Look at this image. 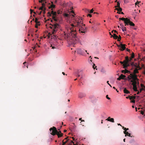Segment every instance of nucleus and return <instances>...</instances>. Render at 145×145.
I'll use <instances>...</instances> for the list:
<instances>
[{
  "mask_svg": "<svg viewBox=\"0 0 145 145\" xmlns=\"http://www.w3.org/2000/svg\"><path fill=\"white\" fill-rule=\"evenodd\" d=\"M129 80L132 79L131 80V82H132V85L133 86V89L135 91H137L138 90L137 86V75L130 74L128 76Z\"/></svg>",
  "mask_w": 145,
  "mask_h": 145,
  "instance_id": "2",
  "label": "nucleus"
},
{
  "mask_svg": "<svg viewBox=\"0 0 145 145\" xmlns=\"http://www.w3.org/2000/svg\"><path fill=\"white\" fill-rule=\"evenodd\" d=\"M138 73V69L137 68H135L134 70L133 73H131L130 74H133L136 75V74Z\"/></svg>",
  "mask_w": 145,
  "mask_h": 145,
  "instance_id": "11",
  "label": "nucleus"
},
{
  "mask_svg": "<svg viewBox=\"0 0 145 145\" xmlns=\"http://www.w3.org/2000/svg\"><path fill=\"white\" fill-rule=\"evenodd\" d=\"M52 27H51V29H53L51 33H48V35L50 36V35H53L54 36L56 37V35H55L56 32L58 29V28L59 27V25L58 23H56V24H54L53 25H52Z\"/></svg>",
  "mask_w": 145,
  "mask_h": 145,
  "instance_id": "5",
  "label": "nucleus"
},
{
  "mask_svg": "<svg viewBox=\"0 0 145 145\" xmlns=\"http://www.w3.org/2000/svg\"><path fill=\"white\" fill-rule=\"evenodd\" d=\"M144 88H142L141 89H140V92H141L142 91V90H144Z\"/></svg>",
  "mask_w": 145,
  "mask_h": 145,
  "instance_id": "49",
  "label": "nucleus"
},
{
  "mask_svg": "<svg viewBox=\"0 0 145 145\" xmlns=\"http://www.w3.org/2000/svg\"><path fill=\"white\" fill-rule=\"evenodd\" d=\"M32 48L34 50V51L35 52H37V50H36V49H35V47H32Z\"/></svg>",
  "mask_w": 145,
  "mask_h": 145,
  "instance_id": "50",
  "label": "nucleus"
},
{
  "mask_svg": "<svg viewBox=\"0 0 145 145\" xmlns=\"http://www.w3.org/2000/svg\"><path fill=\"white\" fill-rule=\"evenodd\" d=\"M133 58H131V57H130V59L129 58V57H128V64H129V63L130 62V61H131V60H132V59Z\"/></svg>",
  "mask_w": 145,
  "mask_h": 145,
  "instance_id": "24",
  "label": "nucleus"
},
{
  "mask_svg": "<svg viewBox=\"0 0 145 145\" xmlns=\"http://www.w3.org/2000/svg\"><path fill=\"white\" fill-rule=\"evenodd\" d=\"M140 3V2H138V1L137 2L135 3V5H137L138 6V4H139V3Z\"/></svg>",
  "mask_w": 145,
  "mask_h": 145,
  "instance_id": "34",
  "label": "nucleus"
},
{
  "mask_svg": "<svg viewBox=\"0 0 145 145\" xmlns=\"http://www.w3.org/2000/svg\"><path fill=\"white\" fill-rule=\"evenodd\" d=\"M84 51H85L86 52H87V50H82L81 49H78L77 50V52L79 54H82L84 53Z\"/></svg>",
  "mask_w": 145,
  "mask_h": 145,
  "instance_id": "10",
  "label": "nucleus"
},
{
  "mask_svg": "<svg viewBox=\"0 0 145 145\" xmlns=\"http://www.w3.org/2000/svg\"><path fill=\"white\" fill-rule=\"evenodd\" d=\"M40 25L39 24H36V25H35V27L36 28H38V25Z\"/></svg>",
  "mask_w": 145,
  "mask_h": 145,
  "instance_id": "33",
  "label": "nucleus"
},
{
  "mask_svg": "<svg viewBox=\"0 0 145 145\" xmlns=\"http://www.w3.org/2000/svg\"><path fill=\"white\" fill-rule=\"evenodd\" d=\"M128 56H127L125 57V60H124L123 61H120V63L121 64H123L124 68H126L129 66V64H128Z\"/></svg>",
  "mask_w": 145,
  "mask_h": 145,
  "instance_id": "8",
  "label": "nucleus"
},
{
  "mask_svg": "<svg viewBox=\"0 0 145 145\" xmlns=\"http://www.w3.org/2000/svg\"><path fill=\"white\" fill-rule=\"evenodd\" d=\"M126 50L128 52H130V50L129 49H127Z\"/></svg>",
  "mask_w": 145,
  "mask_h": 145,
  "instance_id": "58",
  "label": "nucleus"
},
{
  "mask_svg": "<svg viewBox=\"0 0 145 145\" xmlns=\"http://www.w3.org/2000/svg\"><path fill=\"white\" fill-rule=\"evenodd\" d=\"M30 11L31 13L33 12V10H32L31 9H30Z\"/></svg>",
  "mask_w": 145,
  "mask_h": 145,
  "instance_id": "55",
  "label": "nucleus"
},
{
  "mask_svg": "<svg viewBox=\"0 0 145 145\" xmlns=\"http://www.w3.org/2000/svg\"><path fill=\"white\" fill-rule=\"evenodd\" d=\"M141 114H142V115H143L144 114V112L143 111H141Z\"/></svg>",
  "mask_w": 145,
  "mask_h": 145,
  "instance_id": "51",
  "label": "nucleus"
},
{
  "mask_svg": "<svg viewBox=\"0 0 145 145\" xmlns=\"http://www.w3.org/2000/svg\"><path fill=\"white\" fill-rule=\"evenodd\" d=\"M142 60L145 61V57L142 59Z\"/></svg>",
  "mask_w": 145,
  "mask_h": 145,
  "instance_id": "64",
  "label": "nucleus"
},
{
  "mask_svg": "<svg viewBox=\"0 0 145 145\" xmlns=\"http://www.w3.org/2000/svg\"><path fill=\"white\" fill-rule=\"evenodd\" d=\"M127 136H129V137H131V134L129 133L127 134Z\"/></svg>",
  "mask_w": 145,
  "mask_h": 145,
  "instance_id": "56",
  "label": "nucleus"
},
{
  "mask_svg": "<svg viewBox=\"0 0 145 145\" xmlns=\"http://www.w3.org/2000/svg\"><path fill=\"white\" fill-rule=\"evenodd\" d=\"M52 4L49 7V8H54L55 7V5L53 4V2H51Z\"/></svg>",
  "mask_w": 145,
  "mask_h": 145,
  "instance_id": "14",
  "label": "nucleus"
},
{
  "mask_svg": "<svg viewBox=\"0 0 145 145\" xmlns=\"http://www.w3.org/2000/svg\"><path fill=\"white\" fill-rule=\"evenodd\" d=\"M124 133L125 134V136H126L127 135V134L129 133L127 131H123Z\"/></svg>",
  "mask_w": 145,
  "mask_h": 145,
  "instance_id": "22",
  "label": "nucleus"
},
{
  "mask_svg": "<svg viewBox=\"0 0 145 145\" xmlns=\"http://www.w3.org/2000/svg\"><path fill=\"white\" fill-rule=\"evenodd\" d=\"M125 70H122L121 71V72H122V73H125Z\"/></svg>",
  "mask_w": 145,
  "mask_h": 145,
  "instance_id": "40",
  "label": "nucleus"
},
{
  "mask_svg": "<svg viewBox=\"0 0 145 145\" xmlns=\"http://www.w3.org/2000/svg\"><path fill=\"white\" fill-rule=\"evenodd\" d=\"M122 30L123 31H125L126 30V28L125 27H124L121 28Z\"/></svg>",
  "mask_w": 145,
  "mask_h": 145,
  "instance_id": "25",
  "label": "nucleus"
},
{
  "mask_svg": "<svg viewBox=\"0 0 145 145\" xmlns=\"http://www.w3.org/2000/svg\"><path fill=\"white\" fill-rule=\"evenodd\" d=\"M84 96H85V94L81 93H80L79 95V97L80 98H82Z\"/></svg>",
  "mask_w": 145,
  "mask_h": 145,
  "instance_id": "12",
  "label": "nucleus"
},
{
  "mask_svg": "<svg viewBox=\"0 0 145 145\" xmlns=\"http://www.w3.org/2000/svg\"><path fill=\"white\" fill-rule=\"evenodd\" d=\"M133 96H130L129 97V99L130 100H131L132 99H133Z\"/></svg>",
  "mask_w": 145,
  "mask_h": 145,
  "instance_id": "45",
  "label": "nucleus"
},
{
  "mask_svg": "<svg viewBox=\"0 0 145 145\" xmlns=\"http://www.w3.org/2000/svg\"><path fill=\"white\" fill-rule=\"evenodd\" d=\"M106 97L107 99L108 100H110V98L108 97V95H106Z\"/></svg>",
  "mask_w": 145,
  "mask_h": 145,
  "instance_id": "42",
  "label": "nucleus"
},
{
  "mask_svg": "<svg viewBox=\"0 0 145 145\" xmlns=\"http://www.w3.org/2000/svg\"><path fill=\"white\" fill-rule=\"evenodd\" d=\"M138 91V92L137 93V94L138 95L139 94V93L140 92V91Z\"/></svg>",
  "mask_w": 145,
  "mask_h": 145,
  "instance_id": "63",
  "label": "nucleus"
},
{
  "mask_svg": "<svg viewBox=\"0 0 145 145\" xmlns=\"http://www.w3.org/2000/svg\"><path fill=\"white\" fill-rule=\"evenodd\" d=\"M143 73L144 74H145V68H144V70L143 72Z\"/></svg>",
  "mask_w": 145,
  "mask_h": 145,
  "instance_id": "52",
  "label": "nucleus"
},
{
  "mask_svg": "<svg viewBox=\"0 0 145 145\" xmlns=\"http://www.w3.org/2000/svg\"><path fill=\"white\" fill-rule=\"evenodd\" d=\"M43 2V0H40L39 1V2L40 3H42Z\"/></svg>",
  "mask_w": 145,
  "mask_h": 145,
  "instance_id": "54",
  "label": "nucleus"
},
{
  "mask_svg": "<svg viewBox=\"0 0 145 145\" xmlns=\"http://www.w3.org/2000/svg\"><path fill=\"white\" fill-rule=\"evenodd\" d=\"M133 99H135L136 97L135 96H133Z\"/></svg>",
  "mask_w": 145,
  "mask_h": 145,
  "instance_id": "60",
  "label": "nucleus"
},
{
  "mask_svg": "<svg viewBox=\"0 0 145 145\" xmlns=\"http://www.w3.org/2000/svg\"><path fill=\"white\" fill-rule=\"evenodd\" d=\"M141 87H142V88H145V87L144 86V85L143 84H141Z\"/></svg>",
  "mask_w": 145,
  "mask_h": 145,
  "instance_id": "44",
  "label": "nucleus"
},
{
  "mask_svg": "<svg viewBox=\"0 0 145 145\" xmlns=\"http://www.w3.org/2000/svg\"><path fill=\"white\" fill-rule=\"evenodd\" d=\"M131 102L133 103H135V100H133L131 101Z\"/></svg>",
  "mask_w": 145,
  "mask_h": 145,
  "instance_id": "46",
  "label": "nucleus"
},
{
  "mask_svg": "<svg viewBox=\"0 0 145 145\" xmlns=\"http://www.w3.org/2000/svg\"><path fill=\"white\" fill-rule=\"evenodd\" d=\"M52 11L51 12H48V16L49 17L51 16H52L53 20H51V21L52 22H53L54 24H56V23H58L59 22V20L58 18L57 17V13L56 12L54 11L53 10V9H51Z\"/></svg>",
  "mask_w": 145,
  "mask_h": 145,
  "instance_id": "4",
  "label": "nucleus"
},
{
  "mask_svg": "<svg viewBox=\"0 0 145 145\" xmlns=\"http://www.w3.org/2000/svg\"><path fill=\"white\" fill-rule=\"evenodd\" d=\"M95 66V65L94 64H93V68L95 69V68L94 67V66Z\"/></svg>",
  "mask_w": 145,
  "mask_h": 145,
  "instance_id": "61",
  "label": "nucleus"
},
{
  "mask_svg": "<svg viewBox=\"0 0 145 145\" xmlns=\"http://www.w3.org/2000/svg\"><path fill=\"white\" fill-rule=\"evenodd\" d=\"M42 7H45V4L44 3H42Z\"/></svg>",
  "mask_w": 145,
  "mask_h": 145,
  "instance_id": "39",
  "label": "nucleus"
},
{
  "mask_svg": "<svg viewBox=\"0 0 145 145\" xmlns=\"http://www.w3.org/2000/svg\"><path fill=\"white\" fill-rule=\"evenodd\" d=\"M42 12V11H40V12L39 13V15H41V14Z\"/></svg>",
  "mask_w": 145,
  "mask_h": 145,
  "instance_id": "59",
  "label": "nucleus"
},
{
  "mask_svg": "<svg viewBox=\"0 0 145 145\" xmlns=\"http://www.w3.org/2000/svg\"><path fill=\"white\" fill-rule=\"evenodd\" d=\"M57 13L58 14H59L60 13V10H58V11H57Z\"/></svg>",
  "mask_w": 145,
  "mask_h": 145,
  "instance_id": "57",
  "label": "nucleus"
},
{
  "mask_svg": "<svg viewBox=\"0 0 145 145\" xmlns=\"http://www.w3.org/2000/svg\"><path fill=\"white\" fill-rule=\"evenodd\" d=\"M117 5L116 6H115V7H116V8H116L117 7H120V3L119 2H117Z\"/></svg>",
  "mask_w": 145,
  "mask_h": 145,
  "instance_id": "20",
  "label": "nucleus"
},
{
  "mask_svg": "<svg viewBox=\"0 0 145 145\" xmlns=\"http://www.w3.org/2000/svg\"><path fill=\"white\" fill-rule=\"evenodd\" d=\"M120 26H121V27L122 28V27H124V26H123V24H120Z\"/></svg>",
  "mask_w": 145,
  "mask_h": 145,
  "instance_id": "41",
  "label": "nucleus"
},
{
  "mask_svg": "<svg viewBox=\"0 0 145 145\" xmlns=\"http://www.w3.org/2000/svg\"><path fill=\"white\" fill-rule=\"evenodd\" d=\"M65 16H66V17H68V14H65Z\"/></svg>",
  "mask_w": 145,
  "mask_h": 145,
  "instance_id": "62",
  "label": "nucleus"
},
{
  "mask_svg": "<svg viewBox=\"0 0 145 145\" xmlns=\"http://www.w3.org/2000/svg\"><path fill=\"white\" fill-rule=\"evenodd\" d=\"M117 44V46L118 47H120L121 48V49H120V50H121L123 51L125 50L126 48V47H125V44H121L120 45H118V44Z\"/></svg>",
  "mask_w": 145,
  "mask_h": 145,
  "instance_id": "9",
  "label": "nucleus"
},
{
  "mask_svg": "<svg viewBox=\"0 0 145 145\" xmlns=\"http://www.w3.org/2000/svg\"><path fill=\"white\" fill-rule=\"evenodd\" d=\"M44 7H43L42 6L39 8V10H42L44 9Z\"/></svg>",
  "mask_w": 145,
  "mask_h": 145,
  "instance_id": "29",
  "label": "nucleus"
},
{
  "mask_svg": "<svg viewBox=\"0 0 145 145\" xmlns=\"http://www.w3.org/2000/svg\"><path fill=\"white\" fill-rule=\"evenodd\" d=\"M110 121L112 122H114V119L113 118H110Z\"/></svg>",
  "mask_w": 145,
  "mask_h": 145,
  "instance_id": "28",
  "label": "nucleus"
},
{
  "mask_svg": "<svg viewBox=\"0 0 145 145\" xmlns=\"http://www.w3.org/2000/svg\"><path fill=\"white\" fill-rule=\"evenodd\" d=\"M83 10H84L86 12H87L89 11V9L86 8L83 9Z\"/></svg>",
  "mask_w": 145,
  "mask_h": 145,
  "instance_id": "23",
  "label": "nucleus"
},
{
  "mask_svg": "<svg viewBox=\"0 0 145 145\" xmlns=\"http://www.w3.org/2000/svg\"><path fill=\"white\" fill-rule=\"evenodd\" d=\"M35 22L37 24H39V22L38 21V19L37 18H36L35 19Z\"/></svg>",
  "mask_w": 145,
  "mask_h": 145,
  "instance_id": "18",
  "label": "nucleus"
},
{
  "mask_svg": "<svg viewBox=\"0 0 145 145\" xmlns=\"http://www.w3.org/2000/svg\"><path fill=\"white\" fill-rule=\"evenodd\" d=\"M68 34H65V35L67 38H69L70 39L71 38V42L74 44H76L79 41L78 38L76 36V30H74L73 27L69 26V29H67Z\"/></svg>",
  "mask_w": 145,
  "mask_h": 145,
  "instance_id": "1",
  "label": "nucleus"
},
{
  "mask_svg": "<svg viewBox=\"0 0 145 145\" xmlns=\"http://www.w3.org/2000/svg\"><path fill=\"white\" fill-rule=\"evenodd\" d=\"M118 8H116L115 10H117L118 11H120V12L122 10V8L120 7H118Z\"/></svg>",
  "mask_w": 145,
  "mask_h": 145,
  "instance_id": "15",
  "label": "nucleus"
},
{
  "mask_svg": "<svg viewBox=\"0 0 145 145\" xmlns=\"http://www.w3.org/2000/svg\"><path fill=\"white\" fill-rule=\"evenodd\" d=\"M80 71H80L79 70L77 71L75 73V74H76V75L79 74V73L80 72Z\"/></svg>",
  "mask_w": 145,
  "mask_h": 145,
  "instance_id": "30",
  "label": "nucleus"
},
{
  "mask_svg": "<svg viewBox=\"0 0 145 145\" xmlns=\"http://www.w3.org/2000/svg\"><path fill=\"white\" fill-rule=\"evenodd\" d=\"M46 10V8L45 7L44 8V9L43 10V14H44L46 12L45 10Z\"/></svg>",
  "mask_w": 145,
  "mask_h": 145,
  "instance_id": "36",
  "label": "nucleus"
},
{
  "mask_svg": "<svg viewBox=\"0 0 145 145\" xmlns=\"http://www.w3.org/2000/svg\"><path fill=\"white\" fill-rule=\"evenodd\" d=\"M123 91L124 93H126V94H128L129 93H130L129 91L127 90L126 88H125L124 90Z\"/></svg>",
  "mask_w": 145,
  "mask_h": 145,
  "instance_id": "13",
  "label": "nucleus"
},
{
  "mask_svg": "<svg viewBox=\"0 0 145 145\" xmlns=\"http://www.w3.org/2000/svg\"><path fill=\"white\" fill-rule=\"evenodd\" d=\"M134 57L135 55L134 53L133 52L130 57H131V58H134Z\"/></svg>",
  "mask_w": 145,
  "mask_h": 145,
  "instance_id": "27",
  "label": "nucleus"
},
{
  "mask_svg": "<svg viewBox=\"0 0 145 145\" xmlns=\"http://www.w3.org/2000/svg\"><path fill=\"white\" fill-rule=\"evenodd\" d=\"M137 84L138 85H139V79L137 78Z\"/></svg>",
  "mask_w": 145,
  "mask_h": 145,
  "instance_id": "35",
  "label": "nucleus"
},
{
  "mask_svg": "<svg viewBox=\"0 0 145 145\" xmlns=\"http://www.w3.org/2000/svg\"><path fill=\"white\" fill-rule=\"evenodd\" d=\"M119 19L120 20L124 21V23L125 24V26L129 25L131 26H134L135 25L134 24L130 21V20L127 18H120Z\"/></svg>",
  "mask_w": 145,
  "mask_h": 145,
  "instance_id": "7",
  "label": "nucleus"
},
{
  "mask_svg": "<svg viewBox=\"0 0 145 145\" xmlns=\"http://www.w3.org/2000/svg\"><path fill=\"white\" fill-rule=\"evenodd\" d=\"M50 131L51 132L50 133L53 135H55L56 134L58 138L62 137L63 135V133H59L55 127H53L50 129Z\"/></svg>",
  "mask_w": 145,
  "mask_h": 145,
  "instance_id": "6",
  "label": "nucleus"
},
{
  "mask_svg": "<svg viewBox=\"0 0 145 145\" xmlns=\"http://www.w3.org/2000/svg\"><path fill=\"white\" fill-rule=\"evenodd\" d=\"M121 36L120 35H119V37H118V41H120L121 39Z\"/></svg>",
  "mask_w": 145,
  "mask_h": 145,
  "instance_id": "26",
  "label": "nucleus"
},
{
  "mask_svg": "<svg viewBox=\"0 0 145 145\" xmlns=\"http://www.w3.org/2000/svg\"><path fill=\"white\" fill-rule=\"evenodd\" d=\"M125 73H130V72L128 70H127V69H126V68H125Z\"/></svg>",
  "mask_w": 145,
  "mask_h": 145,
  "instance_id": "31",
  "label": "nucleus"
},
{
  "mask_svg": "<svg viewBox=\"0 0 145 145\" xmlns=\"http://www.w3.org/2000/svg\"><path fill=\"white\" fill-rule=\"evenodd\" d=\"M113 37L114 39H118V37L117 35H116V34L114 33Z\"/></svg>",
  "mask_w": 145,
  "mask_h": 145,
  "instance_id": "16",
  "label": "nucleus"
},
{
  "mask_svg": "<svg viewBox=\"0 0 145 145\" xmlns=\"http://www.w3.org/2000/svg\"><path fill=\"white\" fill-rule=\"evenodd\" d=\"M81 22V21H80ZM74 24H75L74 25L73 24H71L70 25V26H69V27L71 26H72V27H79V32L81 33H84L85 32V30L86 28L85 27V24L83 25V24L82 22H77L76 23V22L75 23L74 22Z\"/></svg>",
  "mask_w": 145,
  "mask_h": 145,
  "instance_id": "3",
  "label": "nucleus"
},
{
  "mask_svg": "<svg viewBox=\"0 0 145 145\" xmlns=\"http://www.w3.org/2000/svg\"><path fill=\"white\" fill-rule=\"evenodd\" d=\"M87 16H89L90 17H91L92 16L90 14H88Z\"/></svg>",
  "mask_w": 145,
  "mask_h": 145,
  "instance_id": "48",
  "label": "nucleus"
},
{
  "mask_svg": "<svg viewBox=\"0 0 145 145\" xmlns=\"http://www.w3.org/2000/svg\"><path fill=\"white\" fill-rule=\"evenodd\" d=\"M110 117H109L107 119H106V120H107L108 121H110Z\"/></svg>",
  "mask_w": 145,
  "mask_h": 145,
  "instance_id": "37",
  "label": "nucleus"
},
{
  "mask_svg": "<svg viewBox=\"0 0 145 145\" xmlns=\"http://www.w3.org/2000/svg\"><path fill=\"white\" fill-rule=\"evenodd\" d=\"M121 79L120 76L117 79L118 80H120Z\"/></svg>",
  "mask_w": 145,
  "mask_h": 145,
  "instance_id": "47",
  "label": "nucleus"
},
{
  "mask_svg": "<svg viewBox=\"0 0 145 145\" xmlns=\"http://www.w3.org/2000/svg\"><path fill=\"white\" fill-rule=\"evenodd\" d=\"M71 12H72L73 13V15H72V16L73 17H74V15H75V14L74 13V12H73V11L72 10L71 11Z\"/></svg>",
  "mask_w": 145,
  "mask_h": 145,
  "instance_id": "38",
  "label": "nucleus"
},
{
  "mask_svg": "<svg viewBox=\"0 0 145 145\" xmlns=\"http://www.w3.org/2000/svg\"><path fill=\"white\" fill-rule=\"evenodd\" d=\"M122 128L123 129V130H124V131H127V130H129L128 128H126L124 127H122Z\"/></svg>",
  "mask_w": 145,
  "mask_h": 145,
  "instance_id": "19",
  "label": "nucleus"
},
{
  "mask_svg": "<svg viewBox=\"0 0 145 145\" xmlns=\"http://www.w3.org/2000/svg\"><path fill=\"white\" fill-rule=\"evenodd\" d=\"M64 140H63L62 141V142H63L62 145H65V144L66 143V142H64Z\"/></svg>",
  "mask_w": 145,
  "mask_h": 145,
  "instance_id": "32",
  "label": "nucleus"
},
{
  "mask_svg": "<svg viewBox=\"0 0 145 145\" xmlns=\"http://www.w3.org/2000/svg\"><path fill=\"white\" fill-rule=\"evenodd\" d=\"M120 76L121 79H124V78L126 77L123 74H121Z\"/></svg>",
  "mask_w": 145,
  "mask_h": 145,
  "instance_id": "17",
  "label": "nucleus"
},
{
  "mask_svg": "<svg viewBox=\"0 0 145 145\" xmlns=\"http://www.w3.org/2000/svg\"><path fill=\"white\" fill-rule=\"evenodd\" d=\"M75 75L77 77H79L80 76V75H79V74H78L77 75H76V74H75Z\"/></svg>",
  "mask_w": 145,
  "mask_h": 145,
  "instance_id": "53",
  "label": "nucleus"
},
{
  "mask_svg": "<svg viewBox=\"0 0 145 145\" xmlns=\"http://www.w3.org/2000/svg\"><path fill=\"white\" fill-rule=\"evenodd\" d=\"M93 9H91L89 12L90 13H93Z\"/></svg>",
  "mask_w": 145,
  "mask_h": 145,
  "instance_id": "43",
  "label": "nucleus"
},
{
  "mask_svg": "<svg viewBox=\"0 0 145 145\" xmlns=\"http://www.w3.org/2000/svg\"><path fill=\"white\" fill-rule=\"evenodd\" d=\"M101 72L103 73H104L106 71L105 69L102 68L101 70Z\"/></svg>",
  "mask_w": 145,
  "mask_h": 145,
  "instance_id": "21",
  "label": "nucleus"
}]
</instances>
